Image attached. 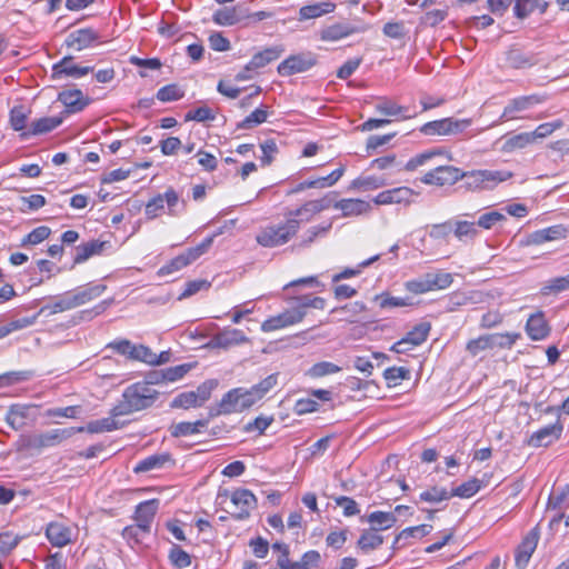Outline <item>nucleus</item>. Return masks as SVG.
Segmentation results:
<instances>
[{
    "mask_svg": "<svg viewBox=\"0 0 569 569\" xmlns=\"http://www.w3.org/2000/svg\"><path fill=\"white\" fill-rule=\"evenodd\" d=\"M160 392L147 382H136L127 387L122 400L112 408L113 416H127L150 408Z\"/></svg>",
    "mask_w": 569,
    "mask_h": 569,
    "instance_id": "obj_1",
    "label": "nucleus"
},
{
    "mask_svg": "<svg viewBox=\"0 0 569 569\" xmlns=\"http://www.w3.org/2000/svg\"><path fill=\"white\" fill-rule=\"evenodd\" d=\"M300 229V221L296 218H288L279 224L267 226L260 230L256 240L262 247H278L287 243Z\"/></svg>",
    "mask_w": 569,
    "mask_h": 569,
    "instance_id": "obj_2",
    "label": "nucleus"
},
{
    "mask_svg": "<svg viewBox=\"0 0 569 569\" xmlns=\"http://www.w3.org/2000/svg\"><path fill=\"white\" fill-rule=\"evenodd\" d=\"M221 233V230L213 233L210 237H207L201 243H199L196 247L187 249L183 253L174 257L171 259L167 264L162 266L158 270V274L163 277L171 273H174L189 264H191L193 261H196L198 258H200L202 254H204L209 248L213 243V239Z\"/></svg>",
    "mask_w": 569,
    "mask_h": 569,
    "instance_id": "obj_3",
    "label": "nucleus"
},
{
    "mask_svg": "<svg viewBox=\"0 0 569 569\" xmlns=\"http://www.w3.org/2000/svg\"><path fill=\"white\" fill-rule=\"evenodd\" d=\"M512 177L508 170H472L465 172V188L470 190L492 189Z\"/></svg>",
    "mask_w": 569,
    "mask_h": 569,
    "instance_id": "obj_4",
    "label": "nucleus"
},
{
    "mask_svg": "<svg viewBox=\"0 0 569 569\" xmlns=\"http://www.w3.org/2000/svg\"><path fill=\"white\" fill-rule=\"evenodd\" d=\"M256 402L251 397V393L248 389L236 388L228 391L219 402L218 409L216 411H211L210 416H219V415H229L232 412H241Z\"/></svg>",
    "mask_w": 569,
    "mask_h": 569,
    "instance_id": "obj_5",
    "label": "nucleus"
},
{
    "mask_svg": "<svg viewBox=\"0 0 569 569\" xmlns=\"http://www.w3.org/2000/svg\"><path fill=\"white\" fill-rule=\"evenodd\" d=\"M84 428L69 427L63 429H52L29 438L28 446L33 449L58 446L64 440L71 438L78 432H83Z\"/></svg>",
    "mask_w": 569,
    "mask_h": 569,
    "instance_id": "obj_6",
    "label": "nucleus"
},
{
    "mask_svg": "<svg viewBox=\"0 0 569 569\" xmlns=\"http://www.w3.org/2000/svg\"><path fill=\"white\" fill-rule=\"evenodd\" d=\"M543 102V98L538 94L522 96L511 99L505 107L500 117L501 121L523 119V113L537 104Z\"/></svg>",
    "mask_w": 569,
    "mask_h": 569,
    "instance_id": "obj_7",
    "label": "nucleus"
},
{
    "mask_svg": "<svg viewBox=\"0 0 569 569\" xmlns=\"http://www.w3.org/2000/svg\"><path fill=\"white\" fill-rule=\"evenodd\" d=\"M317 63V58L311 52L292 54L284 59L278 66V73L282 77H289L296 73L308 71Z\"/></svg>",
    "mask_w": 569,
    "mask_h": 569,
    "instance_id": "obj_8",
    "label": "nucleus"
},
{
    "mask_svg": "<svg viewBox=\"0 0 569 569\" xmlns=\"http://www.w3.org/2000/svg\"><path fill=\"white\" fill-rule=\"evenodd\" d=\"M369 30L365 22L348 23L338 22L321 30V39L325 41H338L355 33H362Z\"/></svg>",
    "mask_w": 569,
    "mask_h": 569,
    "instance_id": "obj_9",
    "label": "nucleus"
},
{
    "mask_svg": "<svg viewBox=\"0 0 569 569\" xmlns=\"http://www.w3.org/2000/svg\"><path fill=\"white\" fill-rule=\"evenodd\" d=\"M563 425L557 420L532 432L527 440V445L532 448L548 447L561 437Z\"/></svg>",
    "mask_w": 569,
    "mask_h": 569,
    "instance_id": "obj_10",
    "label": "nucleus"
},
{
    "mask_svg": "<svg viewBox=\"0 0 569 569\" xmlns=\"http://www.w3.org/2000/svg\"><path fill=\"white\" fill-rule=\"evenodd\" d=\"M231 503L237 511L231 516L237 520L249 518L250 511L257 507L256 496L248 489H237L230 496Z\"/></svg>",
    "mask_w": 569,
    "mask_h": 569,
    "instance_id": "obj_11",
    "label": "nucleus"
},
{
    "mask_svg": "<svg viewBox=\"0 0 569 569\" xmlns=\"http://www.w3.org/2000/svg\"><path fill=\"white\" fill-rule=\"evenodd\" d=\"M462 178V173L458 168L451 166H440L427 172L421 181L426 184L451 186Z\"/></svg>",
    "mask_w": 569,
    "mask_h": 569,
    "instance_id": "obj_12",
    "label": "nucleus"
},
{
    "mask_svg": "<svg viewBox=\"0 0 569 569\" xmlns=\"http://www.w3.org/2000/svg\"><path fill=\"white\" fill-rule=\"evenodd\" d=\"M247 342H249V338L242 330L227 327L213 335L208 346L211 348L229 349Z\"/></svg>",
    "mask_w": 569,
    "mask_h": 569,
    "instance_id": "obj_13",
    "label": "nucleus"
},
{
    "mask_svg": "<svg viewBox=\"0 0 569 569\" xmlns=\"http://www.w3.org/2000/svg\"><path fill=\"white\" fill-rule=\"evenodd\" d=\"M100 39L99 33L91 28H83L72 31L66 39V44L77 51L90 48Z\"/></svg>",
    "mask_w": 569,
    "mask_h": 569,
    "instance_id": "obj_14",
    "label": "nucleus"
},
{
    "mask_svg": "<svg viewBox=\"0 0 569 569\" xmlns=\"http://www.w3.org/2000/svg\"><path fill=\"white\" fill-rule=\"evenodd\" d=\"M413 197V190L408 187H398L378 193L373 202L376 204L405 203L410 204Z\"/></svg>",
    "mask_w": 569,
    "mask_h": 569,
    "instance_id": "obj_15",
    "label": "nucleus"
},
{
    "mask_svg": "<svg viewBox=\"0 0 569 569\" xmlns=\"http://www.w3.org/2000/svg\"><path fill=\"white\" fill-rule=\"evenodd\" d=\"M539 535L536 529L531 530L518 546L515 555L516 566L525 569L537 548Z\"/></svg>",
    "mask_w": 569,
    "mask_h": 569,
    "instance_id": "obj_16",
    "label": "nucleus"
},
{
    "mask_svg": "<svg viewBox=\"0 0 569 569\" xmlns=\"http://www.w3.org/2000/svg\"><path fill=\"white\" fill-rule=\"evenodd\" d=\"M93 71V67H79L72 63V57H64L52 67V78L60 79L62 76L81 78Z\"/></svg>",
    "mask_w": 569,
    "mask_h": 569,
    "instance_id": "obj_17",
    "label": "nucleus"
},
{
    "mask_svg": "<svg viewBox=\"0 0 569 569\" xmlns=\"http://www.w3.org/2000/svg\"><path fill=\"white\" fill-rule=\"evenodd\" d=\"M461 122L452 118H445L425 123L420 132L425 136H448L459 131Z\"/></svg>",
    "mask_w": 569,
    "mask_h": 569,
    "instance_id": "obj_18",
    "label": "nucleus"
},
{
    "mask_svg": "<svg viewBox=\"0 0 569 569\" xmlns=\"http://www.w3.org/2000/svg\"><path fill=\"white\" fill-rule=\"evenodd\" d=\"M159 500L151 499L143 502H140L134 512L136 523L140 526L141 529L150 531L151 523L154 519V516L158 511Z\"/></svg>",
    "mask_w": 569,
    "mask_h": 569,
    "instance_id": "obj_19",
    "label": "nucleus"
},
{
    "mask_svg": "<svg viewBox=\"0 0 569 569\" xmlns=\"http://www.w3.org/2000/svg\"><path fill=\"white\" fill-rule=\"evenodd\" d=\"M46 536L52 546L64 547L72 540V530L70 527L54 521L47 526Z\"/></svg>",
    "mask_w": 569,
    "mask_h": 569,
    "instance_id": "obj_20",
    "label": "nucleus"
},
{
    "mask_svg": "<svg viewBox=\"0 0 569 569\" xmlns=\"http://www.w3.org/2000/svg\"><path fill=\"white\" fill-rule=\"evenodd\" d=\"M526 331L533 341L543 340L549 336L550 328L542 312H537L529 317L526 323Z\"/></svg>",
    "mask_w": 569,
    "mask_h": 569,
    "instance_id": "obj_21",
    "label": "nucleus"
},
{
    "mask_svg": "<svg viewBox=\"0 0 569 569\" xmlns=\"http://www.w3.org/2000/svg\"><path fill=\"white\" fill-rule=\"evenodd\" d=\"M567 229L562 224H556L532 232L529 236V243L542 244L548 241L565 239Z\"/></svg>",
    "mask_w": 569,
    "mask_h": 569,
    "instance_id": "obj_22",
    "label": "nucleus"
},
{
    "mask_svg": "<svg viewBox=\"0 0 569 569\" xmlns=\"http://www.w3.org/2000/svg\"><path fill=\"white\" fill-rule=\"evenodd\" d=\"M32 408L27 405H12L9 407L4 420L13 430H20L27 425Z\"/></svg>",
    "mask_w": 569,
    "mask_h": 569,
    "instance_id": "obj_23",
    "label": "nucleus"
},
{
    "mask_svg": "<svg viewBox=\"0 0 569 569\" xmlns=\"http://www.w3.org/2000/svg\"><path fill=\"white\" fill-rule=\"evenodd\" d=\"M79 307L72 291H67L63 295L57 296L53 303L43 306L38 315L48 311V315L64 312Z\"/></svg>",
    "mask_w": 569,
    "mask_h": 569,
    "instance_id": "obj_24",
    "label": "nucleus"
},
{
    "mask_svg": "<svg viewBox=\"0 0 569 569\" xmlns=\"http://www.w3.org/2000/svg\"><path fill=\"white\" fill-rule=\"evenodd\" d=\"M58 100L62 102L70 112L81 111L90 101L88 98L83 97L79 89L64 90L60 92Z\"/></svg>",
    "mask_w": 569,
    "mask_h": 569,
    "instance_id": "obj_25",
    "label": "nucleus"
},
{
    "mask_svg": "<svg viewBox=\"0 0 569 569\" xmlns=\"http://www.w3.org/2000/svg\"><path fill=\"white\" fill-rule=\"evenodd\" d=\"M333 208L341 210L345 217H352L368 212L371 206L362 199H341L335 202Z\"/></svg>",
    "mask_w": 569,
    "mask_h": 569,
    "instance_id": "obj_26",
    "label": "nucleus"
},
{
    "mask_svg": "<svg viewBox=\"0 0 569 569\" xmlns=\"http://www.w3.org/2000/svg\"><path fill=\"white\" fill-rule=\"evenodd\" d=\"M62 122L58 117H44L33 121L28 131L21 132V138L26 139L30 136L47 133L56 129Z\"/></svg>",
    "mask_w": 569,
    "mask_h": 569,
    "instance_id": "obj_27",
    "label": "nucleus"
},
{
    "mask_svg": "<svg viewBox=\"0 0 569 569\" xmlns=\"http://www.w3.org/2000/svg\"><path fill=\"white\" fill-rule=\"evenodd\" d=\"M455 234L458 239H461L462 237V222L461 221H456L455 222ZM453 231V223L451 221H447V222H443V223H438V224H433L431 226L430 230H429V237L435 239V240H447L448 237L452 233Z\"/></svg>",
    "mask_w": 569,
    "mask_h": 569,
    "instance_id": "obj_28",
    "label": "nucleus"
},
{
    "mask_svg": "<svg viewBox=\"0 0 569 569\" xmlns=\"http://www.w3.org/2000/svg\"><path fill=\"white\" fill-rule=\"evenodd\" d=\"M109 244L108 241L91 240L77 247L74 263H82L96 254H100Z\"/></svg>",
    "mask_w": 569,
    "mask_h": 569,
    "instance_id": "obj_29",
    "label": "nucleus"
},
{
    "mask_svg": "<svg viewBox=\"0 0 569 569\" xmlns=\"http://www.w3.org/2000/svg\"><path fill=\"white\" fill-rule=\"evenodd\" d=\"M336 9V4L331 1H325L313 4H307L300 8L299 19L309 20L316 19L323 14L331 13Z\"/></svg>",
    "mask_w": 569,
    "mask_h": 569,
    "instance_id": "obj_30",
    "label": "nucleus"
},
{
    "mask_svg": "<svg viewBox=\"0 0 569 569\" xmlns=\"http://www.w3.org/2000/svg\"><path fill=\"white\" fill-rule=\"evenodd\" d=\"M282 49L279 47L267 48L256 53L252 59L247 63V70H256L263 68L273 60H277L282 53Z\"/></svg>",
    "mask_w": 569,
    "mask_h": 569,
    "instance_id": "obj_31",
    "label": "nucleus"
},
{
    "mask_svg": "<svg viewBox=\"0 0 569 569\" xmlns=\"http://www.w3.org/2000/svg\"><path fill=\"white\" fill-rule=\"evenodd\" d=\"M502 144L500 150L505 153H511L516 150H521L532 144L531 136L529 132H521L518 134L501 138Z\"/></svg>",
    "mask_w": 569,
    "mask_h": 569,
    "instance_id": "obj_32",
    "label": "nucleus"
},
{
    "mask_svg": "<svg viewBox=\"0 0 569 569\" xmlns=\"http://www.w3.org/2000/svg\"><path fill=\"white\" fill-rule=\"evenodd\" d=\"M331 228H332L331 220L322 222L321 224H318V226L310 227L300 237L298 247H301V248L310 247L318 238L326 237Z\"/></svg>",
    "mask_w": 569,
    "mask_h": 569,
    "instance_id": "obj_33",
    "label": "nucleus"
},
{
    "mask_svg": "<svg viewBox=\"0 0 569 569\" xmlns=\"http://www.w3.org/2000/svg\"><path fill=\"white\" fill-rule=\"evenodd\" d=\"M452 496L462 497V485L456 487L451 491H448L445 488L433 487L429 490H426L420 493V499L427 502H440L442 500H447Z\"/></svg>",
    "mask_w": 569,
    "mask_h": 569,
    "instance_id": "obj_34",
    "label": "nucleus"
},
{
    "mask_svg": "<svg viewBox=\"0 0 569 569\" xmlns=\"http://www.w3.org/2000/svg\"><path fill=\"white\" fill-rule=\"evenodd\" d=\"M118 416H113L112 409L110 410V416L107 418H102L99 420L90 421L84 428V431L89 433H101L117 430L122 427L116 418Z\"/></svg>",
    "mask_w": 569,
    "mask_h": 569,
    "instance_id": "obj_35",
    "label": "nucleus"
},
{
    "mask_svg": "<svg viewBox=\"0 0 569 569\" xmlns=\"http://www.w3.org/2000/svg\"><path fill=\"white\" fill-rule=\"evenodd\" d=\"M367 521L373 531L387 530L397 522V517L393 512L373 511L368 515Z\"/></svg>",
    "mask_w": 569,
    "mask_h": 569,
    "instance_id": "obj_36",
    "label": "nucleus"
},
{
    "mask_svg": "<svg viewBox=\"0 0 569 569\" xmlns=\"http://www.w3.org/2000/svg\"><path fill=\"white\" fill-rule=\"evenodd\" d=\"M208 422L209 420L207 419L197 420L194 422H179L171 427V436L178 438L199 433L208 426Z\"/></svg>",
    "mask_w": 569,
    "mask_h": 569,
    "instance_id": "obj_37",
    "label": "nucleus"
},
{
    "mask_svg": "<svg viewBox=\"0 0 569 569\" xmlns=\"http://www.w3.org/2000/svg\"><path fill=\"white\" fill-rule=\"evenodd\" d=\"M548 8V2L543 0H515V14L523 19L533 10L538 9L543 13Z\"/></svg>",
    "mask_w": 569,
    "mask_h": 569,
    "instance_id": "obj_38",
    "label": "nucleus"
},
{
    "mask_svg": "<svg viewBox=\"0 0 569 569\" xmlns=\"http://www.w3.org/2000/svg\"><path fill=\"white\" fill-rule=\"evenodd\" d=\"M520 335L516 332L492 333L480 337V342L490 341V347L495 348H511L519 339Z\"/></svg>",
    "mask_w": 569,
    "mask_h": 569,
    "instance_id": "obj_39",
    "label": "nucleus"
},
{
    "mask_svg": "<svg viewBox=\"0 0 569 569\" xmlns=\"http://www.w3.org/2000/svg\"><path fill=\"white\" fill-rule=\"evenodd\" d=\"M322 210L318 200H310L303 203L300 208L289 212L291 218H296L301 222H308L313 216L320 213Z\"/></svg>",
    "mask_w": 569,
    "mask_h": 569,
    "instance_id": "obj_40",
    "label": "nucleus"
},
{
    "mask_svg": "<svg viewBox=\"0 0 569 569\" xmlns=\"http://www.w3.org/2000/svg\"><path fill=\"white\" fill-rule=\"evenodd\" d=\"M322 210L318 200H310L303 203L300 208L289 212L291 218H296L301 222H308L313 216L320 213Z\"/></svg>",
    "mask_w": 569,
    "mask_h": 569,
    "instance_id": "obj_41",
    "label": "nucleus"
},
{
    "mask_svg": "<svg viewBox=\"0 0 569 569\" xmlns=\"http://www.w3.org/2000/svg\"><path fill=\"white\" fill-rule=\"evenodd\" d=\"M104 290V284H93L79 288L77 290H73L72 292L76 297L78 306L80 307L100 297Z\"/></svg>",
    "mask_w": 569,
    "mask_h": 569,
    "instance_id": "obj_42",
    "label": "nucleus"
},
{
    "mask_svg": "<svg viewBox=\"0 0 569 569\" xmlns=\"http://www.w3.org/2000/svg\"><path fill=\"white\" fill-rule=\"evenodd\" d=\"M431 325L428 321L420 322L416 325L405 337L403 339L413 347L420 346L423 343L430 332Z\"/></svg>",
    "mask_w": 569,
    "mask_h": 569,
    "instance_id": "obj_43",
    "label": "nucleus"
},
{
    "mask_svg": "<svg viewBox=\"0 0 569 569\" xmlns=\"http://www.w3.org/2000/svg\"><path fill=\"white\" fill-rule=\"evenodd\" d=\"M406 287L410 292L425 293L435 288H443V284L439 283L438 277H432V274H427L426 279H423V280L408 281Z\"/></svg>",
    "mask_w": 569,
    "mask_h": 569,
    "instance_id": "obj_44",
    "label": "nucleus"
},
{
    "mask_svg": "<svg viewBox=\"0 0 569 569\" xmlns=\"http://www.w3.org/2000/svg\"><path fill=\"white\" fill-rule=\"evenodd\" d=\"M382 543L383 537L373 531V529L363 530L357 542L358 547L366 553L379 548Z\"/></svg>",
    "mask_w": 569,
    "mask_h": 569,
    "instance_id": "obj_45",
    "label": "nucleus"
},
{
    "mask_svg": "<svg viewBox=\"0 0 569 569\" xmlns=\"http://www.w3.org/2000/svg\"><path fill=\"white\" fill-rule=\"evenodd\" d=\"M376 110L379 113H381L383 116H388V117H402L403 119L411 118V116L407 113L408 112L407 107L399 106L391 100H383V101L379 102L376 106Z\"/></svg>",
    "mask_w": 569,
    "mask_h": 569,
    "instance_id": "obj_46",
    "label": "nucleus"
},
{
    "mask_svg": "<svg viewBox=\"0 0 569 569\" xmlns=\"http://www.w3.org/2000/svg\"><path fill=\"white\" fill-rule=\"evenodd\" d=\"M366 310L367 307L363 302L355 301L342 307L335 308L332 312L342 315L341 320L353 322L356 321V318Z\"/></svg>",
    "mask_w": 569,
    "mask_h": 569,
    "instance_id": "obj_47",
    "label": "nucleus"
},
{
    "mask_svg": "<svg viewBox=\"0 0 569 569\" xmlns=\"http://www.w3.org/2000/svg\"><path fill=\"white\" fill-rule=\"evenodd\" d=\"M212 20L216 24H219V26H233L241 20V16L238 13V10L236 7L223 8V9L217 10L213 13Z\"/></svg>",
    "mask_w": 569,
    "mask_h": 569,
    "instance_id": "obj_48",
    "label": "nucleus"
},
{
    "mask_svg": "<svg viewBox=\"0 0 569 569\" xmlns=\"http://www.w3.org/2000/svg\"><path fill=\"white\" fill-rule=\"evenodd\" d=\"M278 382V375L272 373L261 380L259 383L252 386L248 391L251 393V397L253 398L254 402L260 400L264 397L266 393H268L272 388L276 387Z\"/></svg>",
    "mask_w": 569,
    "mask_h": 569,
    "instance_id": "obj_49",
    "label": "nucleus"
},
{
    "mask_svg": "<svg viewBox=\"0 0 569 569\" xmlns=\"http://www.w3.org/2000/svg\"><path fill=\"white\" fill-rule=\"evenodd\" d=\"M169 460H170V456L168 453L149 456L146 459L141 460L134 467V472L139 473V472H146V471L159 469Z\"/></svg>",
    "mask_w": 569,
    "mask_h": 569,
    "instance_id": "obj_50",
    "label": "nucleus"
},
{
    "mask_svg": "<svg viewBox=\"0 0 569 569\" xmlns=\"http://www.w3.org/2000/svg\"><path fill=\"white\" fill-rule=\"evenodd\" d=\"M339 371H341V367L330 361H320L308 369L307 376L311 378H321L328 375L337 373Z\"/></svg>",
    "mask_w": 569,
    "mask_h": 569,
    "instance_id": "obj_51",
    "label": "nucleus"
},
{
    "mask_svg": "<svg viewBox=\"0 0 569 569\" xmlns=\"http://www.w3.org/2000/svg\"><path fill=\"white\" fill-rule=\"evenodd\" d=\"M268 111L264 108H257L242 121L237 124L238 129H252L267 121Z\"/></svg>",
    "mask_w": 569,
    "mask_h": 569,
    "instance_id": "obj_52",
    "label": "nucleus"
},
{
    "mask_svg": "<svg viewBox=\"0 0 569 569\" xmlns=\"http://www.w3.org/2000/svg\"><path fill=\"white\" fill-rule=\"evenodd\" d=\"M566 290H569V273L563 277L550 279L542 286L541 293L543 296H548L550 293H558Z\"/></svg>",
    "mask_w": 569,
    "mask_h": 569,
    "instance_id": "obj_53",
    "label": "nucleus"
},
{
    "mask_svg": "<svg viewBox=\"0 0 569 569\" xmlns=\"http://www.w3.org/2000/svg\"><path fill=\"white\" fill-rule=\"evenodd\" d=\"M29 112L23 106H16L10 111V126L14 131L26 129Z\"/></svg>",
    "mask_w": 569,
    "mask_h": 569,
    "instance_id": "obj_54",
    "label": "nucleus"
},
{
    "mask_svg": "<svg viewBox=\"0 0 569 569\" xmlns=\"http://www.w3.org/2000/svg\"><path fill=\"white\" fill-rule=\"evenodd\" d=\"M169 559L171 563L179 569L187 568L191 565V556L177 545H173L170 549Z\"/></svg>",
    "mask_w": 569,
    "mask_h": 569,
    "instance_id": "obj_55",
    "label": "nucleus"
},
{
    "mask_svg": "<svg viewBox=\"0 0 569 569\" xmlns=\"http://www.w3.org/2000/svg\"><path fill=\"white\" fill-rule=\"evenodd\" d=\"M383 378L387 380L388 386H397L399 380L410 378V370L405 367H390L383 371Z\"/></svg>",
    "mask_w": 569,
    "mask_h": 569,
    "instance_id": "obj_56",
    "label": "nucleus"
},
{
    "mask_svg": "<svg viewBox=\"0 0 569 569\" xmlns=\"http://www.w3.org/2000/svg\"><path fill=\"white\" fill-rule=\"evenodd\" d=\"M430 530L431 526L429 525H419L416 527L406 528L396 537L395 543H398L401 540H408L409 538H422L428 535Z\"/></svg>",
    "mask_w": 569,
    "mask_h": 569,
    "instance_id": "obj_57",
    "label": "nucleus"
},
{
    "mask_svg": "<svg viewBox=\"0 0 569 569\" xmlns=\"http://www.w3.org/2000/svg\"><path fill=\"white\" fill-rule=\"evenodd\" d=\"M107 348L114 350L121 356H126L128 359L133 360L136 352V345L128 339H118L107 345Z\"/></svg>",
    "mask_w": 569,
    "mask_h": 569,
    "instance_id": "obj_58",
    "label": "nucleus"
},
{
    "mask_svg": "<svg viewBox=\"0 0 569 569\" xmlns=\"http://www.w3.org/2000/svg\"><path fill=\"white\" fill-rule=\"evenodd\" d=\"M183 97V91L177 84H167L157 92V99L162 102L176 101Z\"/></svg>",
    "mask_w": 569,
    "mask_h": 569,
    "instance_id": "obj_59",
    "label": "nucleus"
},
{
    "mask_svg": "<svg viewBox=\"0 0 569 569\" xmlns=\"http://www.w3.org/2000/svg\"><path fill=\"white\" fill-rule=\"evenodd\" d=\"M375 301L379 303V306L382 309L386 308H399V307H406L410 306L411 302L407 298H400V297H389L388 295H377L375 298Z\"/></svg>",
    "mask_w": 569,
    "mask_h": 569,
    "instance_id": "obj_60",
    "label": "nucleus"
},
{
    "mask_svg": "<svg viewBox=\"0 0 569 569\" xmlns=\"http://www.w3.org/2000/svg\"><path fill=\"white\" fill-rule=\"evenodd\" d=\"M51 233V230L49 227L40 226L36 229H33L31 232H29L23 239H22V246L27 244H38L46 240Z\"/></svg>",
    "mask_w": 569,
    "mask_h": 569,
    "instance_id": "obj_61",
    "label": "nucleus"
},
{
    "mask_svg": "<svg viewBox=\"0 0 569 569\" xmlns=\"http://www.w3.org/2000/svg\"><path fill=\"white\" fill-rule=\"evenodd\" d=\"M440 152L437 150H428L425 152H421L413 158H411L405 166V169L407 171H415L419 167L425 166L429 160H431L435 156L439 154Z\"/></svg>",
    "mask_w": 569,
    "mask_h": 569,
    "instance_id": "obj_62",
    "label": "nucleus"
},
{
    "mask_svg": "<svg viewBox=\"0 0 569 569\" xmlns=\"http://www.w3.org/2000/svg\"><path fill=\"white\" fill-rule=\"evenodd\" d=\"M213 119H214V113L212 112V110L210 108H208L206 106L199 107L194 110H190L184 116L186 121L203 122V121L213 120Z\"/></svg>",
    "mask_w": 569,
    "mask_h": 569,
    "instance_id": "obj_63",
    "label": "nucleus"
},
{
    "mask_svg": "<svg viewBox=\"0 0 569 569\" xmlns=\"http://www.w3.org/2000/svg\"><path fill=\"white\" fill-rule=\"evenodd\" d=\"M382 32L385 36L397 40L403 39L408 33L403 22H388L383 26Z\"/></svg>",
    "mask_w": 569,
    "mask_h": 569,
    "instance_id": "obj_64",
    "label": "nucleus"
}]
</instances>
